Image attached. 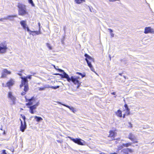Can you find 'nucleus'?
I'll list each match as a JSON object with an SVG mask.
<instances>
[{
  "mask_svg": "<svg viewBox=\"0 0 154 154\" xmlns=\"http://www.w3.org/2000/svg\"><path fill=\"white\" fill-rule=\"evenodd\" d=\"M4 20H5V17L4 18H2L1 19H0V21H3Z\"/></svg>",
  "mask_w": 154,
  "mask_h": 154,
  "instance_id": "79ce46f5",
  "label": "nucleus"
},
{
  "mask_svg": "<svg viewBox=\"0 0 154 154\" xmlns=\"http://www.w3.org/2000/svg\"><path fill=\"white\" fill-rule=\"evenodd\" d=\"M14 83V81L13 79H11L6 84L7 86L10 87L12 86Z\"/></svg>",
  "mask_w": 154,
  "mask_h": 154,
  "instance_id": "dca6fc26",
  "label": "nucleus"
},
{
  "mask_svg": "<svg viewBox=\"0 0 154 154\" xmlns=\"http://www.w3.org/2000/svg\"><path fill=\"white\" fill-rule=\"evenodd\" d=\"M57 141L58 143H61V142L60 140H57Z\"/></svg>",
  "mask_w": 154,
  "mask_h": 154,
  "instance_id": "a18cd8bd",
  "label": "nucleus"
},
{
  "mask_svg": "<svg viewBox=\"0 0 154 154\" xmlns=\"http://www.w3.org/2000/svg\"><path fill=\"white\" fill-rule=\"evenodd\" d=\"M134 141L133 142L134 143H137V141Z\"/></svg>",
  "mask_w": 154,
  "mask_h": 154,
  "instance_id": "de8ad7c7",
  "label": "nucleus"
},
{
  "mask_svg": "<svg viewBox=\"0 0 154 154\" xmlns=\"http://www.w3.org/2000/svg\"><path fill=\"white\" fill-rule=\"evenodd\" d=\"M22 79L21 84L20 85V88H21L24 86V91L27 92L28 90V87L27 85L28 81L26 78L23 77H21Z\"/></svg>",
  "mask_w": 154,
  "mask_h": 154,
  "instance_id": "20e7f679",
  "label": "nucleus"
},
{
  "mask_svg": "<svg viewBox=\"0 0 154 154\" xmlns=\"http://www.w3.org/2000/svg\"><path fill=\"white\" fill-rule=\"evenodd\" d=\"M20 120L21 122V126L20 128V130L22 132H24L25 129L26 128V124L25 121H24V123H23V122L22 120L20 119Z\"/></svg>",
  "mask_w": 154,
  "mask_h": 154,
  "instance_id": "1a4fd4ad",
  "label": "nucleus"
},
{
  "mask_svg": "<svg viewBox=\"0 0 154 154\" xmlns=\"http://www.w3.org/2000/svg\"><path fill=\"white\" fill-rule=\"evenodd\" d=\"M88 8L89 9V10H90V11L91 12H94V11H92L91 8L89 6H88Z\"/></svg>",
  "mask_w": 154,
  "mask_h": 154,
  "instance_id": "ea45409f",
  "label": "nucleus"
},
{
  "mask_svg": "<svg viewBox=\"0 0 154 154\" xmlns=\"http://www.w3.org/2000/svg\"><path fill=\"white\" fill-rule=\"evenodd\" d=\"M100 154H105L104 153L102 152L101 153H100Z\"/></svg>",
  "mask_w": 154,
  "mask_h": 154,
  "instance_id": "8fccbe9b",
  "label": "nucleus"
},
{
  "mask_svg": "<svg viewBox=\"0 0 154 154\" xmlns=\"http://www.w3.org/2000/svg\"><path fill=\"white\" fill-rule=\"evenodd\" d=\"M128 124H129V127L131 128L132 127V125L131 123V122H129Z\"/></svg>",
  "mask_w": 154,
  "mask_h": 154,
  "instance_id": "c9c22d12",
  "label": "nucleus"
},
{
  "mask_svg": "<svg viewBox=\"0 0 154 154\" xmlns=\"http://www.w3.org/2000/svg\"><path fill=\"white\" fill-rule=\"evenodd\" d=\"M8 97L12 101L14 104H15V101L16 99V97L13 95L12 92H9L8 93Z\"/></svg>",
  "mask_w": 154,
  "mask_h": 154,
  "instance_id": "9d476101",
  "label": "nucleus"
},
{
  "mask_svg": "<svg viewBox=\"0 0 154 154\" xmlns=\"http://www.w3.org/2000/svg\"><path fill=\"white\" fill-rule=\"evenodd\" d=\"M38 104L39 103L38 102L34 105L29 107V112L31 114H33L36 112L35 110L38 106Z\"/></svg>",
  "mask_w": 154,
  "mask_h": 154,
  "instance_id": "0eeeda50",
  "label": "nucleus"
},
{
  "mask_svg": "<svg viewBox=\"0 0 154 154\" xmlns=\"http://www.w3.org/2000/svg\"><path fill=\"white\" fill-rule=\"evenodd\" d=\"M68 138L70 139L75 143H77L79 145H85V142L83 140L80 138H76L74 139L70 137H68Z\"/></svg>",
  "mask_w": 154,
  "mask_h": 154,
  "instance_id": "39448f33",
  "label": "nucleus"
},
{
  "mask_svg": "<svg viewBox=\"0 0 154 154\" xmlns=\"http://www.w3.org/2000/svg\"><path fill=\"white\" fill-rule=\"evenodd\" d=\"M123 77H124L125 79H126L125 76H123Z\"/></svg>",
  "mask_w": 154,
  "mask_h": 154,
  "instance_id": "3c124183",
  "label": "nucleus"
},
{
  "mask_svg": "<svg viewBox=\"0 0 154 154\" xmlns=\"http://www.w3.org/2000/svg\"><path fill=\"white\" fill-rule=\"evenodd\" d=\"M21 116H22V118H23V120H24V122L25 121V119H26L25 116H22V115H21Z\"/></svg>",
  "mask_w": 154,
  "mask_h": 154,
  "instance_id": "473e14b6",
  "label": "nucleus"
},
{
  "mask_svg": "<svg viewBox=\"0 0 154 154\" xmlns=\"http://www.w3.org/2000/svg\"><path fill=\"white\" fill-rule=\"evenodd\" d=\"M110 60H111V58L110 57Z\"/></svg>",
  "mask_w": 154,
  "mask_h": 154,
  "instance_id": "6e6d98bb",
  "label": "nucleus"
},
{
  "mask_svg": "<svg viewBox=\"0 0 154 154\" xmlns=\"http://www.w3.org/2000/svg\"><path fill=\"white\" fill-rule=\"evenodd\" d=\"M109 1L111 2H114L117 1H119V0H109Z\"/></svg>",
  "mask_w": 154,
  "mask_h": 154,
  "instance_id": "58836bf2",
  "label": "nucleus"
},
{
  "mask_svg": "<svg viewBox=\"0 0 154 154\" xmlns=\"http://www.w3.org/2000/svg\"><path fill=\"white\" fill-rule=\"evenodd\" d=\"M2 154H6L7 153L6 152V150H2Z\"/></svg>",
  "mask_w": 154,
  "mask_h": 154,
  "instance_id": "72a5a7b5",
  "label": "nucleus"
},
{
  "mask_svg": "<svg viewBox=\"0 0 154 154\" xmlns=\"http://www.w3.org/2000/svg\"><path fill=\"white\" fill-rule=\"evenodd\" d=\"M76 74H78L82 76V78L85 76V74H83L82 73L79 72H77Z\"/></svg>",
  "mask_w": 154,
  "mask_h": 154,
  "instance_id": "bb28decb",
  "label": "nucleus"
},
{
  "mask_svg": "<svg viewBox=\"0 0 154 154\" xmlns=\"http://www.w3.org/2000/svg\"><path fill=\"white\" fill-rule=\"evenodd\" d=\"M16 15H10L5 17V20H12L14 17H16Z\"/></svg>",
  "mask_w": 154,
  "mask_h": 154,
  "instance_id": "a211bd4d",
  "label": "nucleus"
},
{
  "mask_svg": "<svg viewBox=\"0 0 154 154\" xmlns=\"http://www.w3.org/2000/svg\"><path fill=\"white\" fill-rule=\"evenodd\" d=\"M46 46L50 50H52V48L51 45L49 43L46 44Z\"/></svg>",
  "mask_w": 154,
  "mask_h": 154,
  "instance_id": "393cba45",
  "label": "nucleus"
},
{
  "mask_svg": "<svg viewBox=\"0 0 154 154\" xmlns=\"http://www.w3.org/2000/svg\"><path fill=\"white\" fill-rule=\"evenodd\" d=\"M59 87V86H51L50 87V88H51L52 89H55L57 88H58Z\"/></svg>",
  "mask_w": 154,
  "mask_h": 154,
  "instance_id": "c85d7f7f",
  "label": "nucleus"
},
{
  "mask_svg": "<svg viewBox=\"0 0 154 154\" xmlns=\"http://www.w3.org/2000/svg\"><path fill=\"white\" fill-rule=\"evenodd\" d=\"M20 24L23 27V28L24 29H27V28L28 27L26 26L27 24L26 23V21L25 20H22L20 22Z\"/></svg>",
  "mask_w": 154,
  "mask_h": 154,
  "instance_id": "ddd939ff",
  "label": "nucleus"
},
{
  "mask_svg": "<svg viewBox=\"0 0 154 154\" xmlns=\"http://www.w3.org/2000/svg\"><path fill=\"white\" fill-rule=\"evenodd\" d=\"M31 76H32L31 75H30L26 77H24L25 78H26L27 79H31L32 78Z\"/></svg>",
  "mask_w": 154,
  "mask_h": 154,
  "instance_id": "7c9ffc66",
  "label": "nucleus"
},
{
  "mask_svg": "<svg viewBox=\"0 0 154 154\" xmlns=\"http://www.w3.org/2000/svg\"><path fill=\"white\" fill-rule=\"evenodd\" d=\"M109 136H108L109 137L114 138L117 134L116 133L113 131H110L109 132Z\"/></svg>",
  "mask_w": 154,
  "mask_h": 154,
  "instance_id": "2eb2a0df",
  "label": "nucleus"
},
{
  "mask_svg": "<svg viewBox=\"0 0 154 154\" xmlns=\"http://www.w3.org/2000/svg\"><path fill=\"white\" fill-rule=\"evenodd\" d=\"M27 31L29 32L30 34H31L33 36H34L35 35H38L41 33L40 28L39 29L38 31H32L29 29L28 27H27Z\"/></svg>",
  "mask_w": 154,
  "mask_h": 154,
  "instance_id": "6e6552de",
  "label": "nucleus"
},
{
  "mask_svg": "<svg viewBox=\"0 0 154 154\" xmlns=\"http://www.w3.org/2000/svg\"><path fill=\"white\" fill-rule=\"evenodd\" d=\"M115 142L116 143H117V141H116Z\"/></svg>",
  "mask_w": 154,
  "mask_h": 154,
  "instance_id": "603ef678",
  "label": "nucleus"
},
{
  "mask_svg": "<svg viewBox=\"0 0 154 154\" xmlns=\"http://www.w3.org/2000/svg\"><path fill=\"white\" fill-rule=\"evenodd\" d=\"M18 8V14L19 15L23 16L27 14L26 6L24 5L19 3L17 5Z\"/></svg>",
  "mask_w": 154,
  "mask_h": 154,
  "instance_id": "f03ea898",
  "label": "nucleus"
},
{
  "mask_svg": "<svg viewBox=\"0 0 154 154\" xmlns=\"http://www.w3.org/2000/svg\"><path fill=\"white\" fill-rule=\"evenodd\" d=\"M7 74L5 73L3 71L2 72V75L1 78H4L6 76Z\"/></svg>",
  "mask_w": 154,
  "mask_h": 154,
  "instance_id": "a878e982",
  "label": "nucleus"
},
{
  "mask_svg": "<svg viewBox=\"0 0 154 154\" xmlns=\"http://www.w3.org/2000/svg\"><path fill=\"white\" fill-rule=\"evenodd\" d=\"M27 101H28V103L26 104V106H30L33 104L35 103V98L33 97H32L31 99H27Z\"/></svg>",
  "mask_w": 154,
  "mask_h": 154,
  "instance_id": "f8f14e48",
  "label": "nucleus"
},
{
  "mask_svg": "<svg viewBox=\"0 0 154 154\" xmlns=\"http://www.w3.org/2000/svg\"><path fill=\"white\" fill-rule=\"evenodd\" d=\"M19 75H21V74H19Z\"/></svg>",
  "mask_w": 154,
  "mask_h": 154,
  "instance_id": "5fc2aeb1",
  "label": "nucleus"
},
{
  "mask_svg": "<svg viewBox=\"0 0 154 154\" xmlns=\"http://www.w3.org/2000/svg\"><path fill=\"white\" fill-rule=\"evenodd\" d=\"M53 66H54V68H55V69L59 70V69H57V68H56V66H55V65H53Z\"/></svg>",
  "mask_w": 154,
  "mask_h": 154,
  "instance_id": "a19ab883",
  "label": "nucleus"
},
{
  "mask_svg": "<svg viewBox=\"0 0 154 154\" xmlns=\"http://www.w3.org/2000/svg\"><path fill=\"white\" fill-rule=\"evenodd\" d=\"M154 32L153 29L150 27H146L145 28L144 33L145 34L151 33Z\"/></svg>",
  "mask_w": 154,
  "mask_h": 154,
  "instance_id": "9b49d317",
  "label": "nucleus"
},
{
  "mask_svg": "<svg viewBox=\"0 0 154 154\" xmlns=\"http://www.w3.org/2000/svg\"><path fill=\"white\" fill-rule=\"evenodd\" d=\"M116 114L117 116L121 117L122 116V111L120 110H119L116 112Z\"/></svg>",
  "mask_w": 154,
  "mask_h": 154,
  "instance_id": "412c9836",
  "label": "nucleus"
},
{
  "mask_svg": "<svg viewBox=\"0 0 154 154\" xmlns=\"http://www.w3.org/2000/svg\"><path fill=\"white\" fill-rule=\"evenodd\" d=\"M124 106L125 108V109H127L128 110V109H129L128 107V105L126 104H125L124 105Z\"/></svg>",
  "mask_w": 154,
  "mask_h": 154,
  "instance_id": "2f4dec72",
  "label": "nucleus"
},
{
  "mask_svg": "<svg viewBox=\"0 0 154 154\" xmlns=\"http://www.w3.org/2000/svg\"><path fill=\"white\" fill-rule=\"evenodd\" d=\"M110 35L111 37H114V35L112 32L110 33Z\"/></svg>",
  "mask_w": 154,
  "mask_h": 154,
  "instance_id": "f704fd0d",
  "label": "nucleus"
},
{
  "mask_svg": "<svg viewBox=\"0 0 154 154\" xmlns=\"http://www.w3.org/2000/svg\"><path fill=\"white\" fill-rule=\"evenodd\" d=\"M126 114H124L123 115V118H125V115Z\"/></svg>",
  "mask_w": 154,
  "mask_h": 154,
  "instance_id": "49530a36",
  "label": "nucleus"
},
{
  "mask_svg": "<svg viewBox=\"0 0 154 154\" xmlns=\"http://www.w3.org/2000/svg\"><path fill=\"white\" fill-rule=\"evenodd\" d=\"M50 88V86L49 85H46L44 86L43 88L38 87V88L39 91H44L45 88Z\"/></svg>",
  "mask_w": 154,
  "mask_h": 154,
  "instance_id": "6ab92c4d",
  "label": "nucleus"
},
{
  "mask_svg": "<svg viewBox=\"0 0 154 154\" xmlns=\"http://www.w3.org/2000/svg\"><path fill=\"white\" fill-rule=\"evenodd\" d=\"M108 30H109L110 33H112L113 32V30L111 29H108Z\"/></svg>",
  "mask_w": 154,
  "mask_h": 154,
  "instance_id": "4c0bfd02",
  "label": "nucleus"
},
{
  "mask_svg": "<svg viewBox=\"0 0 154 154\" xmlns=\"http://www.w3.org/2000/svg\"><path fill=\"white\" fill-rule=\"evenodd\" d=\"M3 71L7 75L10 74L11 72L8 71L7 69H4L3 70Z\"/></svg>",
  "mask_w": 154,
  "mask_h": 154,
  "instance_id": "5701e85b",
  "label": "nucleus"
},
{
  "mask_svg": "<svg viewBox=\"0 0 154 154\" xmlns=\"http://www.w3.org/2000/svg\"><path fill=\"white\" fill-rule=\"evenodd\" d=\"M85 56L86 57L85 60L87 62L88 66L92 71L95 72L94 69L91 63V61H94V59L87 54H85Z\"/></svg>",
  "mask_w": 154,
  "mask_h": 154,
  "instance_id": "7ed1b4c3",
  "label": "nucleus"
},
{
  "mask_svg": "<svg viewBox=\"0 0 154 154\" xmlns=\"http://www.w3.org/2000/svg\"><path fill=\"white\" fill-rule=\"evenodd\" d=\"M128 138L130 139L131 141H134L136 139V137L135 136L131 133H130L128 136Z\"/></svg>",
  "mask_w": 154,
  "mask_h": 154,
  "instance_id": "f3484780",
  "label": "nucleus"
},
{
  "mask_svg": "<svg viewBox=\"0 0 154 154\" xmlns=\"http://www.w3.org/2000/svg\"><path fill=\"white\" fill-rule=\"evenodd\" d=\"M111 94L113 95H115L116 93L115 92H113L111 93Z\"/></svg>",
  "mask_w": 154,
  "mask_h": 154,
  "instance_id": "37998d69",
  "label": "nucleus"
},
{
  "mask_svg": "<svg viewBox=\"0 0 154 154\" xmlns=\"http://www.w3.org/2000/svg\"><path fill=\"white\" fill-rule=\"evenodd\" d=\"M119 75H122V74H121V73H119Z\"/></svg>",
  "mask_w": 154,
  "mask_h": 154,
  "instance_id": "864d4df0",
  "label": "nucleus"
},
{
  "mask_svg": "<svg viewBox=\"0 0 154 154\" xmlns=\"http://www.w3.org/2000/svg\"><path fill=\"white\" fill-rule=\"evenodd\" d=\"M132 144V143H123L122 144V146L124 147H128L130 146H131V145Z\"/></svg>",
  "mask_w": 154,
  "mask_h": 154,
  "instance_id": "4be33fe9",
  "label": "nucleus"
},
{
  "mask_svg": "<svg viewBox=\"0 0 154 154\" xmlns=\"http://www.w3.org/2000/svg\"><path fill=\"white\" fill-rule=\"evenodd\" d=\"M75 2L78 4H81L83 1H85L84 0H75Z\"/></svg>",
  "mask_w": 154,
  "mask_h": 154,
  "instance_id": "b1692460",
  "label": "nucleus"
},
{
  "mask_svg": "<svg viewBox=\"0 0 154 154\" xmlns=\"http://www.w3.org/2000/svg\"><path fill=\"white\" fill-rule=\"evenodd\" d=\"M126 110V114L127 115H129L130 114V110L129 109H128V110L127 109H125Z\"/></svg>",
  "mask_w": 154,
  "mask_h": 154,
  "instance_id": "cd10ccee",
  "label": "nucleus"
},
{
  "mask_svg": "<svg viewBox=\"0 0 154 154\" xmlns=\"http://www.w3.org/2000/svg\"><path fill=\"white\" fill-rule=\"evenodd\" d=\"M60 104H62V105L68 108H69L71 110L73 113H75L76 112V110L75 108H74L73 107H70V106L66 105L65 104H62L61 103L59 102Z\"/></svg>",
  "mask_w": 154,
  "mask_h": 154,
  "instance_id": "4468645a",
  "label": "nucleus"
},
{
  "mask_svg": "<svg viewBox=\"0 0 154 154\" xmlns=\"http://www.w3.org/2000/svg\"><path fill=\"white\" fill-rule=\"evenodd\" d=\"M26 92H25V91H24V92H23L21 93V95L22 96L24 95L25 94Z\"/></svg>",
  "mask_w": 154,
  "mask_h": 154,
  "instance_id": "e433bc0d",
  "label": "nucleus"
},
{
  "mask_svg": "<svg viewBox=\"0 0 154 154\" xmlns=\"http://www.w3.org/2000/svg\"><path fill=\"white\" fill-rule=\"evenodd\" d=\"M7 49V46L5 42H3L0 44V53H5L6 52Z\"/></svg>",
  "mask_w": 154,
  "mask_h": 154,
  "instance_id": "423d86ee",
  "label": "nucleus"
},
{
  "mask_svg": "<svg viewBox=\"0 0 154 154\" xmlns=\"http://www.w3.org/2000/svg\"><path fill=\"white\" fill-rule=\"evenodd\" d=\"M29 2L31 4L32 6H34V4L32 0H28Z\"/></svg>",
  "mask_w": 154,
  "mask_h": 154,
  "instance_id": "c756f323",
  "label": "nucleus"
},
{
  "mask_svg": "<svg viewBox=\"0 0 154 154\" xmlns=\"http://www.w3.org/2000/svg\"><path fill=\"white\" fill-rule=\"evenodd\" d=\"M59 70L60 72H63V74H57V75H60L62 78H65L66 79L67 81L69 82H70L71 81L74 84H78V87H79V82L78 80L79 77H76L75 76H71L70 78L69 75L65 72L63 70L59 69Z\"/></svg>",
  "mask_w": 154,
  "mask_h": 154,
  "instance_id": "f257e3e1",
  "label": "nucleus"
},
{
  "mask_svg": "<svg viewBox=\"0 0 154 154\" xmlns=\"http://www.w3.org/2000/svg\"><path fill=\"white\" fill-rule=\"evenodd\" d=\"M116 140H120V138H119L118 139H116Z\"/></svg>",
  "mask_w": 154,
  "mask_h": 154,
  "instance_id": "09e8293b",
  "label": "nucleus"
},
{
  "mask_svg": "<svg viewBox=\"0 0 154 154\" xmlns=\"http://www.w3.org/2000/svg\"><path fill=\"white\" fill-rule=\"evenodd\" d=\"M38 25L39 26V28H40V23H38Z\"/></svg>",
  "mask_w": 154,
  "mask_h": 154,
  "instance_id": "c03bdc74",
  "label": "nucleus"
},
{
  "mask_svg": "<svg viewBox=\"0 0 154 154\" xmlns=\"http://www.w3.org/2000/svg\"><path fill=\"white\" fill-rule=\"evenodd\" d=\"M34 118L35 119H36V121L37 122H39L43 120L42 119L41 117L37 116H35L34 117Z\"/></svg>",
  "mask_w": 154,
  "mask_h": 154,
  "instance_id": "aec40b11",
  "label": "nucleus"
}]
</instances>
